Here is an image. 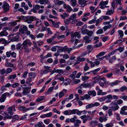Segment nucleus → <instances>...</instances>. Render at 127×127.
Returning a JSON list of instances; mask_svg holds the SVG:
<instances>
[{
  "label": "nucleus",
  "instance_id": "3c124183",
  "mask_svg": "<svg viewBox=\"0 0 127 127\" xmlns=\"http://www.w3.org/2000/svg\"><path fill=\"white\" fill-rule=\"evenodd\" d=\"M22 45H23V43L21 44V43H19L16 45V49L18 50H19L20 49Z\"/></svg>",
  "mask_w": 127,
  "mask_h": 127
},
{
  "label": "nucleus",
  "instance_id": "338daca9",
  "mask_svg": "<svg viewBox=\"0 0 127 127\" xmlns=\"http://www.w3.org/2000/svg\"><path fill=\"white\" fill-rule=\"evenodd\" d=\"M102 45V43L100 42L98 44H96L94 45L93 46V48H95L100 47Z\"/></svg>",
  "mask_w": 127,
  "mask_h": 127
},
{
  "label": "nucleus",
  "instance_id": "69168bd1",
  "mask_svg": "<svg viewBox=\"0 0 127 127\" xmlns=\"http://www.w3.org/2000/svg\"><path fill=\"white\" fill-rule=\"evenodd\" d=\"M59 33L58 32L56 33L52 37V39L54 40L55 38H56L59 35Z\"/></svg>",
  "mask_w": 127,
  "mask_h": 127
},
{
  "label": "nucleus",
  "instance_id": "f3484780",
  "mask_svg": "<svg viewBox=\"0 0 127 127\" xmlns=\"http://www.w3.org/2000/svg\"><path fill=\"white\" fill-rule=\"evenodd\" d=\"M45 98L44 96L39 97L36 100V102H38L43 100H45Z\"/></svg>",
  "mask_w": 127,
  "mask_h": 127
},
{
  "label": "nucleus",
  "instance_id": "c85d7f7f",
  "mask_svg": "<svg viewBox=\"0 0 127 127\" xmlns=\"http://www.w3.org/2000/svg\"><path fill=\"white\" fill-rule=\"evenodd\" d=\"M77 60H78L80 62H82L84 61L86 59L85 58H82L81 56H79L77 57Z\"/></svg>",
  "mask_w": 127,
  "mask_h": 127
},
{
  "label": "nucleus",
  "instance_id": "7ed1b4c3",
  "mask_svg": "<svg viewBox=\"0 0 127 127\" xmlns=\"http://www.w3.org/2000/svg\"><path fill=\"white\" fill-rule=\"evenodd\" d=\"M111 108L113 111L117 110L119 108V107L115 100L113 101L111 104Z\"/></svg>",
  "mask_w": 127,
  "mask_h": 127
},
{
  "label": "nucleus",
  "instance_id": "37998d69",
  "mask_svg": "<svg viewBox=\"0 0 127 127\" xmlns=\"http://www.w3.org/2000/svg\"><path fill=\"white\" fill-rule=\"evenodd\" d=\"M6 74L9 73L11 72L13 70L12 68H8L6 69Z\"/></svg>",
  "mask_w": 127,
  "mask_h": 127
},
{
  "label": "nucleus",
  "instance_id": "e433bc0d",
  "mask_svg": "<svg viewBox=\"0 0 127 127\" xmlns=\"http://www.w3.org/2000/svg\"><path fill=\"white\" fill-rule=\"evenodd\" d=\"M60 15L61 17L63 19H65L66 17H67L69 16L66 12H64L63 14H61Z\"/></svg>",
  "mask_w": 127,
  "mask_h": 127
},
{
  "label": "nucleus",
  "instance_id": "a211bd4d",
  "mask_svg": "<svg viewBox=\"0 0 127 127\" xmlns=\"http://www.w3.org/2000/svg\"><path fill=\"white\" fill-rule=\"evenodd\" d=\"M48 0H39V2L41 4L45 5L48 3Z\"/></svg>",
  "mask_w": 127,
  "mask_h": 127
},
{
  "label": "nucleus",
  "instance_id": "6ab92c4d",
  "mask_svg": "<svg viewBox=\"0 0 127 127\" xmlns=\"http://www.w3.org/2000/svg\"><path fill=\"white\" fill-rule=\"evenodd\" d=\"M91 85L92 84L90 83L85 84H84V83H83L81 84L80 86V88H81V87L82 86L83 87H90L91 86Z\"/></svg>",
  "mask_w": 127,
  "mask_h": 127
},
{
  "label": "nucleus",
  "instance_id": "f03ea898",
  "mask_svg": "<svg viewBox=\"0 0 127 127\" xmlns=\"http://www.w3.org/2000/svg\"><path fill=\"white\" fill-rule=\"evenodd\" d=\"M40 6L37 4L35 5H33V8L31 10L29 11L28 13L29 14H32V12H33L34 13H37V10H38L40 9Z\"/></svg>",
  "mask_w": 127,
  "mask_h": 127
},
{
  "label": "nucleus",
  "instance_id": "cd10ccee",
  "mask_svg": "<svg viewBox=\"0 0 127 127\" xmlns=\"http://www.w3.org/2000/svg\"><path fill=\"white\" fill-rule=\"evenodd\" d=\"M70 2L71 3V5L73 6H75L77 4V1L76 0H71L70 1Z\"/></svg>",
  "mask_w": 127,
  "mask_h": 127
},
{
  "label": "nucleus",
  "instance_id": "603ef678",
  "mask_svg": "<svg viewBox=\"0 0 127 127\" xmlns=\"http://www.w3.org/2000/svg\"><path fill=\"white\" fill-rule=\"evenodd\" d=\"M114 12V10H110L108 11L106 13V15H110L113 14Z\"/></svg>",
  "mask_w": 127,
  "mask_h": 127
},
{
  "label": "nucleus",
  "instance_id": "c03bdc74",
  "mask_svg": "<svg viewBox=\"0 0 127 127\" xmlns=\"http://www.w3.org/2000/svg\"><path fill=\"white\" fill-rule=\"evenodd\" d=\"M117 32L120 35V37H122L123 36V32L122 30H118Z\"/></svg>",
  "mask_w": 127,
  "mask_h": 127
},
{
  "label": "nucleus",
  "instance_id": "473e14b6",
  "mask_svg": "<svg viewBox=\"0 0 127 127\" xmlns=\"http://www.w3.org/2000/svg\"><path fill=\"white\" fill-rule=\"evenodd\" d=\"M116 58L115 56H113L109 60V63H112L116 60Z\"/></svg>",
  "mask_w": 127,
  "mask_h": 127
},
{
  "label": "nucleus",
  "instance_id": "f704fd0d",
  "mask_svg": "<svg viewBox=\"0 0 127 127\" xmlns=\"http://www.w3.org/2000/svg\"><path fill=\"white\" fill-rule=\"evenodd\" d=\"M92 45H88L87 47V49L89 51V53L91 52L93 50V49L94 48L92 47Z\"/></svg>",
  "mask_w": 127,
  "mask_h": 127
},
{
  "label": "nucleus",
  "instance_id": "a878e982",
  "mask_svg": "<svg viewBox=\"0 0 127 127\" xmlns=\"http://www.w3.org/2000/svg\"><path fill=\"white\" fill-rule=\"evenodd\" d=\"M119 82L117 80L115 81L114 82H112L109 83V85H111L112 87H113L114 85H117Z\"/></svg>",
  "mask_w": 127,
  "mask_h": 127
},
{
  "label": "nucleus",
  "instance_id": "20e7f679",
  "mask_svg": "<svg viewBox=\"0 0 127 127\" xmlns=\"http://www.w3.org/2000/svg\"><path fill=\"white\" fill-rule=\"evenodd\" d=\"M76 14H74L71 15L70 17L69 18L71 20V24H73L77 22V20L76 19Z\"/></svg>",
  "mask_w": 127,
  "mask_h": 127
},
{
  "label": "nucleus",
  "instance_id": "4c0bfd02",
  "mask_svg": "<svg viewBox=\"0 0 127 127\" xmlns=\"http://www.w3.org/2000/svg\"><path fill=\"white\" fill-rule=\"evenodd\" d=\"M19 118V117L18 115H14L13 117L12 120V121L13 122L14 121L18 120Z\"/></svg>",
  "mask_w": 127,
  "mask_h": 127
},
{
  "label": "nucleus",
  "instance_id": "393cba45",
  "mask_svg": "<svg viewBox=\"0 0 127 127\" xmlns=\"http://www.w3.org/2000/svg\"><path fill=\"white\" fill-rule=\"evenodd\" d=\"M71 21L70 20V19L69 18L67 19H64V22L65 24L68 25L70 23L71 24Z\"/></svg>",
  "mask_w": 127,
  "mask_h": 127
},
{
  "label": "nucleus",
  "instance_id": "a18cd8bd",
  "mask_svg": "<svg viewBox=\"0 0 127 127\" xmlns=\"http://www.w3.org/2000/svg\"><path fill=\"white\" fill-rule=\"evenodd\" d=\"M90 68V67L88 66V64L86 63L85 66L84 67V70L85 71L88 70Z\"/></svg>",
  "mask_w": 127,
  "mask_h": 127
},
{
  "label": "nucleus",
  "instance_id": "09e8293b",
  "mask_svg": "<svg viewBox=\"0 0 127 127\" xmlns=\"http://www.w3.org/2000/svg\"><path fill=\"white\" fill-rule=\"evenodd\" d=\"M7 41L5 39L2 38L0 39V43L2 44H5L7 43Z\"/></svg>",
  "mask_w": 127,
  "mask_h": 127
},
{
  "label": "nucleus",
  "instance_id": "864d4df0",
  "mask_svg": "<svg viewBox=\"0 0 127 127\" xmlns=\"http://www.w3.org/2000/svg\"><path fill=\"white\" fill-rule=\"evenodd\" d=\"M4 76L3 75H0V81L2 83L4 80Z\"/></svg>",
  "mask_w": 127,
  "mask_h": 127
},
{
  "label": "nucleus",
  "instance_id": "c9c22d12",
  "mask_svg": "<svg viewBox=\"0 0 127 127\" xmlns=\"http://www.w3.org/2000/svg\"><path fill=\"white\" fill-rule=\"evenodd\" d=\"M19 110L23 111L24 113L26 112V108L24 106H20L19 108Z\"/></svg>",
  "mask_w": 127,
  "mask_h": 127
},
{
  "label": "nucleus",
  "instance_id": "8fccbe9b",
  "mask_svg": "<svg viewBox=\"0 0 127 127\" xmlns=\"http://www.w3.org/2000/svg\"><path fill=\"white\" fill-rule=\"evenodd\" d=\"M120 90L121 92H124L125 90L127 91V87L125 86H123L120 88Z\"/></svg>",
  "mask_w": 127,
  "mask_h": 127
},
{
  "label": "nucleus",
  "instance_id": "1a4fd4ad",
  "mask_svg": "<svg viewBox=\"0 0 127 127\" xmlns=\"http://www.w3.org/2000/svg\"><path fill=\"white\" fill-rule=\"evenodd\" d=\"M76 36H77V37L79 39L80 38V34L79 32H76L71 35V37L72 38H74Z\"/></svg>",
  "mask_w": 127,
  "mask_h": 127
},
{
  "label": "nucleus",
  "instance_id": "58836bf2",
  "mask_svg": "<svg viewBox=\"0 0 127 127\" xmlns=\"http://www.w3.org/2000/svg\"><path fill=\"white\" fill-rule=\"evenodd\" d=\"M105 53L104 52H100L99 54L96 56V57L97 58H98L99 57L104 55Z\"/></svg>",
  "mask_w": 127,
  "mask_h": 127
},
{
  "label": "nucleus",
  "instance_id": "72a5a7b5",
  "mask_svg": "<svg viewBox=\"0 0 127 127\" xmlns=\"http://www.w3.org/2000/svg\"><path fill=\"white\" fill-rule=\"evenodd\" d=\"M82 30L81 33L83 34H87L88 30L87 29H84L83 28L80 29Z\"/></svg>",
  "mask_w": 127,
  "mask_h": 127
},
{
  "label": "nucleus",
  "instance_id": "e2e57ef3",
  "mask_svg": "<svg viewBox=\"0 0 127 127\" xmlns=\"http://www.w3.org/2000/svg\"><path fill=\"white\" fill-rule=\"evenodd\" d=\"M19 86V84L18 83H15L11 85V86L13 88H16Z\"/></svg>",
  "mask_w": 127,
  "mask_h": 127
},
{
  "label": "nucleus",
  "instance_id": "39448f33",
  "mask_svg": "<svg viewBox=\"0 0 127 127\" xmlns=\"http://www.w3.org/2000/svg\"><path fill=\"white\" fill-rule=\"evenodd\" d=\"M10 6L9 4L6 2H4L3 3V5L2 6V8L5 11L4 13L8 11L9 10V8Z\"/></svg>",
  "mask_w": 127,
  "mask_h": 127
},
{
  "label": "nucleus",
  "instance_id": "5fc2aeb1",
  "mask_svg": "<svg viewBox=\"0 0 127 127\" xmlns=\"http://www.w3.org/2000/svg\"><path fill=\"white\" fill-rule=\"evenodd\" d=\"M106 97L105 96H103L101 98H98V101L100 102H102L106 99Z\"/></svg>",
  "mask_w": 127,
  "mask_h": 127
},
{
  "label": "nucleus",
  "instance_id": "4be33fe9",
  "mask_svg": "<svg viewBox=\"0 0 127 127\" xmlns=\"http://www.w3.org/2000/svg\"><path fill=\"white\" fill-rule=\"evenodd\" d=\"M88 94L90 95H93L94 96H95L96 95V93L94 90L90 91L88 92Z\"/></svg>",
  "mask_w": 127,
  "mask_h": 127
},
{
  "label": "nucleus",
  "instance_id": "0eeeda50",
  "mask_svg": "<svg viewBox=\"0 0 127 127\" xmlns=\"http://www.w3.org/2000/svg\"><path fill=\"white\" fill-rule=\"evenodd\" d=\"M22 88L23 89V90L22 93L24 95H26L30 92L29 87H23Z\"/></svg>",
  "mask_w": 127,
  "mask_h": 127
},
{
  "label": "nucleus",
  "instance_id": "4d7b16f0",
  "mask_svg": "<svg viewBox=\"0 0 127 127\" xmlns=\"http://www.w3.org/2000/svg\"><path fill=\"white\" fill-rule=\"evenodd\" d=\"M93 103L89 104L86 105V109H88L93 107Z\"/></svg>",
  "mask_w": 127,
  "mask_h": 127
},
{
  "label": "nucleus",
  "instance_id": "f257e3e1",
  "mask_svg": "<svg viewBox=\"0 0 127 127\" xmlns=\"http://www.w3.org/2000/svg\"><path fill=\"white\" fill-rule=\"evenodd\" d=\"M24 19L25 21L29 24L31 23L34 21H35L36 19V18L35 16H29L25 17L24 16L22 17Z\"/></svg>",
  "mask_w": 127,
  "mask_h": 127
},
{
  "label": "nucleus",
  "instance_id": "2eb2a0df",
  "mask_svg": "<svg viewBox=\"0 0 127 127\" xmlns=\"http://www.w3.org/2000/svg\"><path fill=\"white\" fill-rule=\"evenodd\" d=\"M35 21H36V25L37 27H39L42 24V22L40 20L36 18V19Z\"/></svg>",
  "mask_w": 127,
  "mask_h": 127
},
{
  "label": "nucleus",
  "instance_id": "052dcab7",
  "mask_svg": "<svg viewBox=\"0 0 127 127\" xmlns=\"http://www.w3.org/2000/svg\"><path fill=\"white\" fill-rule=\"evenodd\" d=\"M93 33V32L91 31L88 30L87 34L89 36H91Z\"/></svg>",
  "mask_w": 127,
  "mask_h": 127
},
{
  "label": "nucleus",
  "instance_id": "5701e85b",
  "mask_svg": "<svg viewBox=\"0 0 127 127\" xmlns=\"http://www.w3.org/2000/svg\"><path fill=\"white\" fill-rule=\"evenodd\" d=\"M5 65L7 67H14V65L12 64L9 62H6L5 63Z\"/></svg>",
  "mask_w": 127,
  "mask_h": 127
},
{
  "label": "nucleus",
  "instance_id": "bb28decb",
  "mask_svg": "<svg viewBox=\"0 0 127 127\" xmlns=\"http://www.w3.org/2000/svg\"><path fill=\"white\" fill-rule=\"evenodd\" d=\"M50 72L46 69H42L40 71V74L42 75L45 74Z\"/></svg>",
  "mask_w": 127,
  "mask_h": 127
},
{
  "label": "nucleus",
  "instance_id": "774afa93",
  "mask_svg": "<svg viewBox=\"0 0 127 127\" xmlns=\"http://www.w3.org/2000/svg\"><path fill=\"white\" fill-rule=\"evenodd\" d=\"M50 119H45L44 120V123L46 125L48 124L50 122Z\"/></svg>",
  "mask_w": 127,
  "mask_h": 127
},
{
  "label": "nucleus",
  "instance_id": "0e129e2a",
  "mask_svg": "<svg viewBox=\"0 0 127 127\" xmlns=\"http://www.w3.org/2000/svg\"><path fill=\"white\" fill-rule=\"evenodd\" d=\"M54 24H52V25L54 26V27H55L57 28H58L59 27V22H57L56 23L54 22Z\"/></svg>",
  "mask_w": 127,
  "mask_h": 127
},
{
  "label": "nucleus",
  "instance_id": "13d9d810",
  "mask_svg": "<svg viewBox=\"0 0 127 127\" xmlns=\"http://www.w3.org/2000/svg\"><path fill=\"white\" fill-rule=\"evenodd\" d=\"M19 21V20H18L15 22H12L10 23V25L12 26H15L17 25L16 22Z\"/></svg>",
  "mask_w": 127,
  "mask_h": 127
},
{
  "label": "nucleus",
  "instance_id": "6e6d98bb",
  "mask_svg": "<svg viewBox=\"0 0 127 127\" xmlns=\"http://www.w3.org/2000/svg\"><path fill=\"white\" fill-rule=\"evenodd\" d=\"M44 36V34L42 33H39L38 35H36V37L37 38H41L43 36Z\"/></svg>",
  "mask_w": 127,
  "mask_h": 127
},
{
  "label": "nucleus",
  "instance_id": "49530a36",
  "mask_svg": "<svg viewBox=\"0 0 127 127\" xmlns=\"http://www.w3.org/2000/svg\"><path fill=\"white\" fill-rule=\"evenodd\" d=\"M77 117L76 116H74L73 118H72L70 119V121L71 123H74L75 122L76 119H77Z\"/></svg>",
  "mask_w": 127,
  "mask_h": 127
},
{
  "label": "nucleus",
  "instance_id": "f8f14e48",
  "mask_svg": "<svg viewBox=\"0 0 127 127\" xmlns=\"http://www.w3.org/2000/svg\"><path fill=\"white\" fill-rule=\"evenodd\" d=\"M54 2L55 4L60 5L64 3V2L63 1L58 0H54Z\"/></svg>",
  "mask_w": 127,
  "mask_h": 127
},
{
  "label": "nucleus",
  "instance_id": "79ce46f5",
  "mask_svg": "<svg viewBox=\"0 0 127 127\" xmlns=\"http://www.w3.org/2000/svg\"><path fill=\"white\" fill-rule=\"evenodd\" d=\"M101 2H100L99 4V5L100 6V8L101 9H104L105 7H107V6L105 5Z\"/></svg>",
  "mask_w": 127,
  "mask_h": 127
},
{
  "label": "nucleus",
  "instance_id": "dca6fc26",
  "mask_svg": "<svg viewBox=\"0 0 127 127\" xmlns=\"http://www.w3.org/2000/svg\"><path fill=\"white\" fill-rule=\"evenodd\" d=\"M37 75V74L36 73L31 72L29 73V77L32 78H34Z\"/></svg>",
  "mask_w": 127,
  "mask_h": 127
},
{
  "label": "nucleus",
  "instance_id": "a19ab883",
  "mask_svg": "<svg viewBox=\"0 0 127 127\" xmlns=\"http://www.w3.org/2000/svg\"><path fill=\"white\" fill-rule=\"evenodd\" d=\"M77 111H78V109H74L72 110H70V115L75 114Z\"/></svg>",
  "mask_w": 127,
  "mask_h": 127
},
{
  "label": "nucleus",
  "instance_id": "aec40b11",
  "mask_svg": "<svg viewBox=\"0 0 127 127\" xmlns=\"http://www.w3.org/2000/svg\"><path fill=\"white\" fill-rule=\"evenodd\" d=\"M23 46L25 52L27 53H29L30 52L31 49L28 48L29 46L24 45H23Z\"/></svg>",
  "mask_w": 127,
  "mask_h": 127
},
{
  "label": "nucleus",
  "instance_id": "4468645a",
  "mask_svg": "<svg viewBox=\"0 0 127 127\" xmlns=\"http://www.w3.org/2000/svg\"><path fill=\"white\" fill-rule=\"evenodd\" d=\"M90 37L87 36H85L83 37V39L84 40H85V43H89L91 42V39H89Z\"/></svg>",
  "mask_w": 127,
  "mask_h": 127
},
{
  "label": "nucleus",
  "instance_id": "6e6552de",
  "mask_svg": "<svg viewBox=\"0 0 127 127\" xmlns=\"http://www.w3.org/2000/svg\"><path fill=\"white\" fill-rule=\"evenodd\" d=\"M28 30V28L26 26H23L22 28H20L19 29V31L20 33L22 34L25 33V32Z\"/></svg>",
  "mask_w": 127,
  "mask_h": 127
},
{
  "label": "nucleus",
  "instance_id": "423d86ee",
  "mask_svg": "<svg viewBox=\"0 0 127 127\" xmlns=\"http://www.w3.org/2000/svg\"><path fill=\"white\" fill-rule=\"evenodd\" d=\"M32 43V42H31L30 40L26 39L23 42V45L30 47Z\"/></svg>",
  "mask_w": 127,
  "mask_h": 127
},
{
  "label": "nucleus",
  "instance_id": "9b49d317",
  "mask_svg": "<svg viewBox=\"0 0 127 127\" xmlns=\"http://www.w3.org/2000/svg\"><path fill=\"white\" fill-rule=\"evenodd\" d=\"M19 36L18 35H17L14 36L11 39V41L12 42H18L19 41Z\"/></svg>",
  "mask_w": 127,
  "mask_h": 127
},
{
  "label": "nucleus",
  "instance_id": "412c9836",
  "mask_svg": "<svg viewBox=\"0 0 127 127\" xmlns=\"http://www.w3.org/2000/svg\"><path fill=\"white\" fill-rule=\"evenodd\" d=\"M7 110L15 111L16 109H15V105H13L9 107L7 109Z\"/></svg>",
  "mask_w": 127,
  "mask_h": 127
},
{
  "label": "nucleus",
  "instance_id": "2f4dec72",
  "mask_svg": "<svg viewBox=\"0 0 127 127\" xmlns=\"http://www.w3.org/2000/svg\"><path fill=\"white\" fill-rule=\"evenodd\" d=\"M9 113H8L6 112L5 114V116H4V118L7 119H10L12 118V116L11 115H9Z\"/></svg>",
  "mask_w": 127,
  "mask_h": 127
},
{
  "label": "nucleus",
  "instance_id": "7c9ffc66",
  "mask_svg": "<svg viewBox=\"0 0 127 127\" xmlns=\"http://www.w3.org/2000/svg\"><path fill=\"white\" fill-rule=\"evenodd\" d=\"M8 34V33L6 31H3L0 33V36H3L7 35Z\"/></svg>",
  "mask_w": 127,
  "mask_h": 127
},
{
  "label": "nucleus",
  "instance_id": "ea45409f",
  "mask_svg": "<svg viewBox=\"0 0 127 127\" xmlns=\"http://www.w3.org/2000/svg\"><path fill=\"white\" fill-rule=\"evenodd\" d=\"M6 98L2 94L1 96V97H0V102H3L4 101L5 99Z\"/></svg>",
  "mask_w": 127,
  "mask_h": 127
},
{
  "label": "nucleus",
  "instance_id": "de8ad7c7",
  "mask_svg": "<svg viewBox=\"0 0 127 127\" xmlns=\"http://www.w3.org/2000/svg\"><path fill=\"white\" fill-rule=\"evenodd\" d=\"M16 74H15L13 75L9 76L8 77V79H14L16 77Z\"/></svg>",
  "mask_w": 127,
  "mask_h": 127
},
{
  "label": "nucleus",
  "instance_id": "9d476101",
  "mask_svg": "<svg viewBox=\"0 0 127 127\" xmlns=\"http://www.w3.org/2000/svg\"><path fill=\"white\" fill-rule=\"evenodd\" d=\"M35 127H45V125L44 124L43 122L40 121L38 122L34 126Z\"/></svg>",
  "mask_w": 127,
  "mask_h": 127
},
{
  "label": "nucleus",
  "instance_id": "ddd939ff",
  "mask_svg": "<svg viewBox=\"0 0 127 127\" xmlns=\"http://www.w3.org/2000/svg\"><path fill=\"white\" fill-rule=\"evenodd\" d=\"M87 1L85 0H82L78 2V3L81 5V6L82 7H84L87 4L86 3Z\"/></svg>",
  "mask_w": 127,
  "mask_h": 127
},
{
  "label": "nucleus",
  "instance_id": "bf43d9fd",
  "mask_svg": "<svg viewBox=\"0 0 127 127\" xmlns=\"http://www.w3.org/2000/svg\"><path fill=\"white\" fill-rule=\"evenodd\" d=\"M32 78L30 77L28 78L26 81V83L27 84H29L32 81Z\"/></svg>",
  "mask_w": 127,
  "mask_h": 127
},
{
  "label": "nucleus",
  "instance_id": "c756f323",
  "mask_svg": "<svg viewBox=\"0 0 127 127\" xmlns=\"http://www.w3.org/2000/svg\"><path fill=\"white\" fill-rule=\"evenodd\" d=\"M100 69V68H98L97 69H96L93 70H92L91 71V72H92V73H93V74L95 75L97 73V72L99 71Z\"/></svg>",
  "mask_w": 127,
  "mask_h": 127
},
{
  "label": "nucleus",
  "instance_id": "b1692460",
  "mask_svg": "<svg viewBox=\"0 0 127 127\" xmlns=\"http://www.w3.org/2000/svg\"><path fill=\"white\" fill-rule=\"evenodd\" d=\"M102 92V90H99L97 92V95H105L107 94L106 92Z\"/></svg>",
  "mask_w": 127,
  "mask_h": 127
},
{
  "label": "nucleus",
  "instance_id": "680f3d73",
  "mask_svg": "<svg viewBox=\"0 0 127 127\" xmlns=\"http://www.w3.org/2000/svg\"><path fill=\"white\" fill-rule=\"evenodd\" d=\"M127 110V106H125L121 108V111H120L124 112Z\"/></svg>",
  "mask_w": 127,
  "mask_h": 127
}]
</instances>
